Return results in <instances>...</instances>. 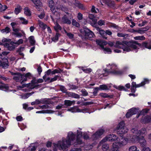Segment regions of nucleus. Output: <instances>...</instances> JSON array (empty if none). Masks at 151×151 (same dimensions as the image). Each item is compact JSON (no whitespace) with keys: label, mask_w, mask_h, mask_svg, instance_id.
<instances>
[{"label":"nucleus","mask_w":151,"mask_h":151,"mask_svg":"<svg viewBox=\"0 0 151 151\" xmlns=\"http://www.w3.org/2000/svg\"><path fill=\"white\" fill-rule=\"evenodd\" d=\"M79 128L75 133L70 131L68 132L66 138L63 137L56 142L53 143L54 151L58 150L67 151L71 145L83 146V142L82 140V132Z\"/></svg>","instance_id":"obj_1"},{"label":"nucleus","mask_w":151,"mask_h":151,"mask_svg":"<svg viewBox=\"0 0 151 151\" xmlns=\"http://www.w3.org/2000/svg\"><path fill=\"white\" fill-rule=\"evenodd\" d=\"M108 44L111 47L114 46L116 48L122 49L124 53H126L133 50H135V52H137L136 50L138 48L137 45H140V44L135 41L127 42L125 41H117L115 44L113 42H109Z\"/></svg>","instance_id":"obj_2"},{"label":"nucleus","mask_w":151,"mask_h":151,"mask_svg":"<svg viewBox=\"0 0 151 151\" xmlns=\"http://www.w3.org/2000/svg\"><path fill=\"white\" fill-rule=\"evenodd\" d=\"M104 73L101 74L103 76H106L109 73H112L115 75H120L122 74V72L119 70L116 65L114 64H109L107 65L106 69L104 70Z\"/></svg>","instance_id":"obj_3"},{"label":"nucleus","mask_w":151,"mask_h":151,"mask_svg":"<svg viewBox=\"0 0 151 151\" xmlns=\"http://www.w3.org/2000/svg\"><path fill=\"white\" fill-rule=\"evenodd\" d=\"M138 127L136 126L131 129V132L134 134L132 135L128 136L124 139L128 140L129 142L128 143H136L138 141L139 139V137L140 135V130H138Z\"/></svg>","instance_id":"obj_4"},{"label":"nucleus","mask_w":151,"mask_h":151,"mask_svg":"<svg viewBox=\"0 0 151 151\" xmlns=\"http://www.w3.org/2000/svg\"><path fill=\"white\" fill-rule=\"evenodd\" d=\"M49 6L50 8L51 11L53 13V17L54 18L58 19L60 17V15L58 14H58H59V11H60L61 8H64L63 6L59 5L57 3L55 4L53 0H51L49 2Z\"/></svg>","instance_id":"obj_5"},{"label":"nucleus","mask_w":151,"mask_h":151,"mask_svg":"<svg viewBox=\"0 0 151 151\" xmlns=\"http://www.w3.org/2000/svg\"><path fill=\"white\" fill-rule=\"evenodd\" d=\"M119 142H114L113 144L112 148L110 151H119V149L126 145L129 142L127 139H122Z\"/></svg>","instance_id":"obj_6"},{"label":"nucleus","mask_w":151,"mask_h":151,"mask_svg":"<svg viewBox=\"0 0 151 151\" xmlns=\"http://www.w3.org/2000/svg\"><path fill=\"white\" fill-rule=\"evenodd\" d=\"M64 11V7L63 8H61V10L60 11H59L58 12L59 14L60 15V17L58 19H55L53 17V16H51V18L52 19L53 21L55 22V20H56V21L57 22H60L61 23H67L68 24H70L71 23V22L70 20H69L67 17V16L66 15H64L62 18V19H60V13L62 11ZM58 14L57 16H58Z\"/></svg>","instance_id":"obj_7"},{"label":"nucleus","mask_w":151,"mask_h":151,"mask_svg":"<svg viewBox=\"0 0 151 151\" xmlns=\"http://www.w3.org/2000/svg\"><path fill=\"white\" fill-rule=\"evenodd\" d=\"M43 81V79H39L38 80L34 79L32 81L31 83L26 85V86L30 89L37 88L39 86L38 83H42Z\"/></svg>","instance_id":"obj_8"},{"label":"nucleus","mask_w":151,"mask_h":151,"mask_svg":"<svg viewBox=\"0 0 151 151\" xmlns=\"http://www.w3.org/2000/svg\"><path fill=\"white\" fill-rule=\"evenodd\" d=\"M67 111H70L72 113L82 112L83 113H86L89 112L88 109L84 108L81 109L77 106H75L68 109L67 110Z\"/></svg>","instance_id":"obj_9"},{"label":"nucleus","mask_w":151,"mask_h":151,"mask_svg":"<svg viewBox=\"0 0 151 151\" xmlns=\"http://www.w3.org/2000/svg\"><path fill=\"white\" fill-rule=\"evenodd\" d=\"M104 132V130L103 129H98L92 135L91 139L93 140H95L101 138Z\"/></svg>","instance_id":"obj_10"},{"label":"nucleus","mask_w":151,"mask_h":151,"mask_svg":"<svg viewBox=\"0 0 151 151\" xmlns=\"http://www.w3.org/2000/svg\"><path fill=\"white\" fill-rule=\"evenodd\" d=\"M11 41V40L10 39L4 38L2 40V43L0 42V45L3 44L5 47L8 48L9 50H12L14 49V47L13 46H10L12 45V43L9 44Z\"/></svg>","instance_id":"obj_11"},{"label":"nucleus","mask_w":151,"mask_h":151,"mask_svg":"<svg viewBox=\"0 0 151 151\" xmlns=\"http://www.w3.org/2000/svg\"><path fill=\"white\" fill-rule=\"evenodd\" d=\"M12 35L18 37H21L24 35L25 33L23 30H20L19 29H14L13 30Z\"/></svg>","instance_id":"obj_12"},{"label":"nucleus","mask_w":151,"mask_h":151,"mask_svg":"<svg viewBox=\"0 0 151 151\" xmlns=\"http://www.w3.org/2000/svg\"><path fill=\"white\" fill-rule=\"evenodd\" d=\"M139 109L138 108H132L129 109L126 114V117L129 118L133 114H135L138 112Z\"/></svg>","instance_id":"obj_13"},{"label":"nucleus","mask_w":151,"mask_h":151,"mask_svg":"<svg viewBox=\"0 0 151 151\" xmlns=\"http://www.w3.org/2000/svg\"><path fill=\"white\" fill-rule=\"evenodd\" d=\"M32 0L35 4V7L38 10L42 11V9H41L42 4V2L40 1V0Z\"/></svg>","instance_id":"obj_14"},{"label":"nucleus","mask_w":151,"mask_h":151,"mask_svg":"<svg viewBox=\"0 0 151 151\" xmlns=\"http://www.w3.org/2000/svg\"><path fill=\"white\" fill-rule=\"evenodd\" d=\"M83 30L85 32V35L87 38L89 39L93 37L94 36L93 33L87 28H84Z\"/></svg>","instance_id":"obj_15"},{"label":"nucleus","mask_w":151,"mask_h":151,"mask_svg":"<svg viewBox=\"0 0 151 151\" xmlns=\"http://www.w3.org/2000/svg\"><path fill=\"white\" fill-rule=\"evenodd\" d=\"M14 75L13 77L14 79L16 82H20L23 80V75H21L19 73H14L12 74Z\"/></svg>","instance_id":"obj_16"},{"label":"nucleus","mask_w":151,"mask_h":151,"mask_svg":"<svg viewBox=\"0 0 151 151\" xmlns=\"http://www.w3.org/2000/svg\"><path fill=\"white\" fill-rule=\"evenodd\" d=\"M64 108V105L61 104H60L56 106V109L57 110H56L55 111L58 112V115L62 116L61 114L64 112L63 110Z\"/></svg>","instance_id":"obj_17"},{"label":"nucleus","mask_w":151,"mask_h":151,"mask_svg":"<svg viewBox=\"0 0 151 151\" xmlns=\"http://www.w3.org/2000/svg\"><path fill=\"white\" fill-rule=\"evenodd\" d=\"M151 122V115L150 116H143L141 120V122L142 123L146 124Z\"/></svg>","instance_id":"obj_18"},{"label":"nucleus","mask_w":151,"mask_h":151,"mask_svg":"<svg viewBox=\"0 0 151 151\" xmlns=\"http://www.w3.org/2000/svg\"><path fill=\"white\" fill-rule=\"evenodd\" d=\"M88 17L92 21V22H91V24L93 27H96V25L97 20L95 19L94 16L93 14H89Z\"/></svg>","instance_id":"obj_19"},{"label":"nucleus","mask_w":151,"mask_h":151,"mask_svg":"<svg viewBox=\"0 0 151 151\" xmlns=\"http://www.w3.org/2000/svg\"><path fill=\"white\" fill-rule=\"evenodd\" d=\"M9 66L8 61L7 59H5L0 61V67L5 69L7 68Z\"/></svg>","instance_id":"obj_20"},{"label":"nucleus","mask_w":151,"mask_h":151,"mask_svg":"<svg viewBox=\"0 0 151 151\" xmlns=\"http://www.w3.org/2000/svg\"><path fill=\"white\" fill-rule=\"evenodd\" d=\"M110 135L111 137V138L112 139V142H119L120 141V140H121L122 139H124V138H123L122 136L118 137L117 136L113 134H110Z\"/></svg>","instance_id":"obj_21"},{"label":"nucleus","mask_w":151,"mask_h":151,"mask_svg":"<svg viewBox=\"0 0 151 151\" xmlns=\"http://www.w3.org/2000/svg\"><path fill=\"white\" fill-rule=\"evenodd\" d=\"M106 142H103L102 143H101V142L99 144L98 148L100 146H102V149L103 151H106L109 148V145L108 144L105 143Z\"/></svg>","instance_id":"obj_22"},{"label":"nucleus","mask_w":151,"mask_h":151,"mask_svg":"<svg viewBox=\"0 0 151 151\" xmlns=\"http://www.w3.org/2000/svg\"><path fill=\"white\" fill-rule=\"evenodd\" d=\"M112 85L111 84H103L99 86V88L100 90H107L109 89L112 86Z\"/></svg>","instance_id":"obj_23"},{"label":"nucleus","mask_w":151,"mask_h":151,"mask_svg":"<svg viewBox=\"0 0 151 151\" xmlns=\"http://www.w3.org/2000/svg\"><path fill=\"white\" fill-rule=\"evenodd\" d=\"M128 131V129L127 127H124L123 128L121 129L116 131L117 133L119 134H124L126 133Z\"/></svg>","instance_id":"obj_24"},{"label":"nucleus","mask_w":151,"mask_h":151,"mask_svg":"<svg viewBox=\"0 0 151 151\" xmlns=\"http://www.w3.org/2000/svg\"><path fill=\"white\" fill-rule=\"evenodd\" d=\"M137 142H139L140 145L142 147L145 146L147 144L146 141L143 136H141V137H139V140Z\"/></svg>","instance_id":"obj_25"},{"label":"nucleus","mask_w":151,"mask_h":151,"mask_svg":"<svg viewBox=\"0 0 151 151\" xmlns=\"http://www.w3.org/2000/svg\"><path fill=\"white\" fill-rule=\"evenodd\" d=\"M96 42L101 47V49L104 47V46L107 44L106 42L101 40H96Z\"/></svg>","instance_id":"obj_26"},{"label":"nucleus","mask_w":151,"mask_h":151,"mask_svg":"<svg viewBox=\"0 0 151 151\" xmlns=\"http://www.w3.org/2000/svg\"><path fill=\"white\" fill-rule=\"evenodd\" d=\"M23 81H26L27 80L31 79L32 77V75L30 73H28L25 75H23Z\"/></svg>","instance_id":"obj_27"},{"label":"nucleus","mask_w":151,"mask_h":151,"mask_svg":"<svg viewBox=\"0 0 151 151\" xmlns=\"http://www.w3.org/2000/svg\"><path fill=\"white\" fill-rule=\"evenodd\" d=\"M81 147H83L84 150H88L91 149L93 147V145L90 144L84 145L83 142V144L82 147H81V145H79Z\"/></svg>","instance_id":"obj_28"},{"label":"nucleus","mask_w":151,"mask_h":151,"mask_svg":"<svg viewBox=\"0 0 151 151\" xmlns=\"http://www.w3.org/2000/svg\"><path fill=\"white\" fill-rule=\"evenodd\" d=\"M111 137L110 135V134L108 135L101 141V143H102L103 142H106L107 141L112 142V139L111 138Z\"/></svg>","instance_id":"obj_29"},{"label":"nucleus","mask_w":151,"mask_h":151,"mask_svg":"<svg viewBox=\"0 0 151 151\" xmlns=\"http://www.w3.org/2000/svg\"><path fill=\"white\" fill-rule=\"evenodd\" d=\"M59 76H56L54 78H50L49 77L47 78L45 80V81H48L50 82H52L57 80L58 78H59Z\"/></svg>","instance_id":"obj_30"},{"label":"nucleus","mask_w":151,"mask_h":151,"mask_svg":"<svg viewBox=\"0 0 151 151\" xmlns=\"http://www.w3.org/2000/svg\"><path fill=\"white\" fill-rule=\"evenodd\" d=\"M125 124L124 122L122 121L120 122L117 125L116 128L115 130L116 131L121 129L123 128L124 127H124Z\"/></svg>","instance_id":"obj_31"},{"label":"nucleus","mask_w":151,"mask_h":151,"mask_svg":"<svg viewBox=\"0 0 151 151\" xmlns=\"http://www.w3.org/2000/svg\"><path fill=\"white\" fill-rule=\"evenodd\" d=\"M75 102V101H71L69 100H65L64 101V104L67 106H70L72 104H74Z\"/></svg>","instance_id":"obj_32"},{"label":"nucleus","mask_w":151,"mask_h":151,"mask_svg":"<svg viewBox=\"0 0 151 151\" xmlns=\"http://www.w3.org/2000/svg\"><path fill=\"white\" fill-rule=\"evenodd\" d=\"M142 46L146 48L151 49V41L149 42H143L142 43Z\"/></svg>","instance_id":"obj_33"},{"label":"nucleus","mask_w":151,"mask_h":151,"mask_svg":"<svg viewBox=\"0 0 151 151\" xmlns=\"http://www.w3.org/2000/svg\"><path fill=\"white\" fill-rule=\"evenodd\" d=\"M68 96L69 97L74 98L76 99H78L80 97L79 96L75 93L69 92L68 93Z\"/></svg>","instance_id":"obj_34"},{"label":"nucleus","mask_w":151,"mask_h":151,"mask_svg":"<svg viewBox=\"0 0 151 151\" xmlns=\"http://www.w3.org/2000/svg\"><path fill=\"white\" fill-rule=\"evenodd\" d=\"M10 31V28L8 27H6L4 29L0 30L1 32L4 34H6L9 33Z\"/></svg>","instance_id":"obj_35"},{"label":"nucleus","mask_w":151,"mask_h":151,"mask_svg":"<svg viewBox=\"0 0 151 151\" xmlns=\"http://www.w3.org/2000/svg\"><path fill=\"white\" fill-rule=\"evenodd\" d=\"M60 34L57 32L55 35H54L51 38L52 40L54 42H56L58 40L59 37L60 36Z\"/></svg>","instance_id":"obj_36"},{"label":"nucleus","mask_w":151,"mask_h":151,"mask_svg":"<svg viewBox=\"0 0 151 151\" xmlns=\"http://www.w3.org/2000/svg\"><path fill=\"white\" fill-rule=\"evenodd\" d=\"M101 50H103L104 53L105 54H110L112 52L110 48L107 47H104Z\"/></svg>","instance_id":"obj_37"},{"label":"nucleus","mask_w":151,"mask_h":151,"mask_svg":"<svg viewBox=\"0 0 151 151\" xmlns=\"http://www.w3.org/2000/svg\"><path fill=\"white\" fill-rule=\"evenodd\" d=\"M33 93H30L23 94L21 96V98L23 99H27Z\"/></svg>","instance_id":"obj_38"},{"label":"nucleus","mask_w":151,"mask_h":151,"mask_svg":"<svg viewBox=\"0 0 151 151\" xmlns=\"http://www.w3.org/2000/svg\"><path fill=\"white\" fill-rule=\"evenodd\" d=\"M136 82H132V86L131 87V91L132 92L134 93L135 92L136 88Z\"/></svg>","instance_id":"obj_39"},{"label":"nucleus","mask_w":151,"mask_h":151,"mask_svg":"<svg viewBox=\"0 0 151 151\" xmlns=\"http://www.w3.org/2000/svg\"><path fill=\"white\" fill-rule=\"evenodd\" d=\"M29 42L32 45H33L35 44V40L33 36H30L29 38Z\"/></svg>","instance_id":"obj_40"},{"label":"nucleus","mask_w":151,"mask_h":151,"mask_svg":"<svg viewBox=\"0 0 151 151\" xmlns=\"http://www.w3.org/2000/svg\"><path fill=\"white\" fill-rule=\"evenodd\" d=\"M65 32L69 38L73 40L74 39V34L70 32H68L66 30H65Z\"/></svg>","instance_id":"obj_41"},{"label":"nucleus","mask_w":151,"mask_h":151,"mask_svg":"<svg viewBox=\"0 0 151 151\" xmlns=\"http://www.w3.org/2000/svg\"><path fill=\"white\" fill-rule=\"evenodd\" d=\"M37 148V147L36 145L32 144L29 147L28 149L30 150V151H35Z\"/></svg>","instance_id":"obj_42"},{"label":"nucleus","mask_w":151,"mask_h":151,"mask_svg":"<svg viewBox=\"0 0 151 151\" xmlns=\"http://www.w3.org/2000/svg\"><path fill=\"white\" fill-rule=\"evenodd\" d=\"M19 19L20 21V22L23 24H26L28 23L27 20L23 17H20Z\"/></svg>","instance_id":"obj_43"},{"label":"nucleus","mask_w":151,"mask_h":151,"mask_svg":"<svg viewBox=\"0 0 151 151\" xmlns=\"http://www.w3.org/2000/svg\"><path fill=\"white\" fill-rule=\"evenodd\" d=\"M51 73L52 74V70L51 69H49L46 71L45 74L43 77L44 80L45 81V80L47 78L46 75L49 76Z\"/></svg>","instance_id":"obj_44"},{"label":"nucleus","mask_w":151,"mask_h":151,"mask_svg":"<svg viewBox=\"0 0 151 151\" xmlns=\"http://www.w3.org/2000/svg\"><path fill=\"white\" fill-rule=\"evenodd\" d=\"M38 24L40 27L44 29H46L47 27V26L46 24L40 21H38Z\"/></svg>","instance_id":"obj_45"},{"label":"nucleus","mask_w":151,"mask_h":151,"mask_svg":"<svg viewBox=\"0 0 151 151\" xmlns=\"http://www.w3.org/2000/svg\"><path fill=\"white\" fill-rule=\"evenodd\" d=\"M55 23V26H54V29L57 32L58 30H60L61 29V27L60 25L57 23V22Z\"/></svg>","instance_id":"obj_46"},{"label":"nucleus","mask_w":151,"mask_h":151,"mask_svg":"<svg viewBox=\"0 0 151 151\" xmlns=\"http://www.w3.org/2000/svg\"><path fill=\"white\" fill-rule=\"evenodd\" d=\"M97 30L99 32V34L103 37H104L105 35L106 32L104 30L101 29L100 28H97Z\"/></svg>","instance_id":"obj_47"},{"label":"nucleus","mask_w":151,"mask_h":151,"mask_svg":"<svg viewBox=\"0 0 151 151\" xmlns=\"http://www.w3.org/2000/svg\"><path fill=\"white\" fill-rule=\"evenodd\" d=\"M134 39L135 40H144L145 39V37L144 36H140L134 37Z\"/></svg>","instance_id":"obj_48"},{"label":"nucleus","mask_w":151,"mask_h":151,"mask_svg":"<svg viewBox=\"0 0 151 151\" xmlns=\"http://www.w3.org/2000/svg\"><path fill=\"white\" fill-rule=\"evenodd\" d=\"M114 87L115 88L120 90H123L125 91H127V89L125 88V87L122 86H117L114 85Z\"/></svg>","instance_id":"obj_49"},{"label":"nucleus","mask_w":151,"mask_h":151,"mask_svg":"<svg viewBox=\"0 0 151 151\" xmlns=\"http://www.w3.org/2000/svg\"><path fill=\"white\" fill-rule=\"evenodd\" d=\"M24 14L27 16H30L31 12L29 9L28 7H25L24 9Z\"/></svg>","instance_id":"obj_50"},{"label":"nucleus","mask_w":151,"mask_h":151,"mask_svg":"<svg viewBox=\"0 0 151 151\" xmlns=\"http://www.w3.org/2000/svg\"><path fill=\"white\" fill-rule=\"evenodd\" d=\"M82 136L83 138L85 139H88L89 138V137L88 136V134L86 132H82Z\"/></svg>","instance_id":"obj_51"},{"label":"nucleus","mask_w":151,"mask_h":151,"mask_svg":"<svg viewBox=\"0 0 151 151\" xmlns=\"http://www.w3.org/2000/svg\"><path fill=\"white\" fill-rule=\"evenodd\" d=\"M149 111V109H145L143 110L142 111H141L139 114L137 116V118L139 117V116L140 115H144L145 113H147Z\"/></svg>","instance_id":"obj_52"},{"label":"nucleus","mask_w":151,"mask_h":151,"mask_svg":"<svg viewBox=\"0 0 151 151\" xmlns=\"http://www.w3.org/2000/svg\"><path fill=\"white\" fill-rule=\"evenodd\" d=\"M23 40L22 39H20L18 41L14 42V43H12V44H15L16 45H19L21 44H22L23 43Z\"/></svg>","instance_id":"obj_53"},{"label":"nucleus","mask_w":151,"mask_h":151,"mask_svg":"<svg viewBox=\"0 0 151 151\" xmlns=\"http://www.w3.org/2000/svg\"><path fill=\"white\" fill-rule=\"evenodd\" d=\"M22 8L20 6H18L17 7V8L15 9L14 12L16 14H17L18 13L20 12Z\"/></svg>","instance_id":"obj_54"},{"label":"nucleus","mask_w":151,"mask_h":151,"mask_svg":"<svg viewBox=\"0 0 151 151\" xmlns=\"http://www.w3.org/2000/svg\"><path fill=\"white\" fill-rule=\"evenodd\" d=\"M138 150L137 147L134 145L130 147L129 149V151H137Z\"/></svg>","instance_id":"obj_55"},{"label":"nucleus","mask_w":151,"mask_h":151,"mask_svg":"<svg viewBox=\"0 0 151 151\" xmlns=\"http://www.w3.org/2000/svg\"><path fill=\"white\" fill-rule=\"evenodd\" d=\"M81 68L83 71L85 73H89L91 72L92 71L91 69L90 68L85 69L83 67H81Z\"/></svg>","instance_id":"obj_56"},{"label":"nucleus","mask_w":151,"mask_h":151,"mask_svg":"<svg viewBox=\"0 0 151 151\" xmlns=\"http://www.w3.org/2000/svg\"><path fill=\"white\" fill-rule=\"evenodd\" d=\"M62 71V70L60 69H55L52 71V74H55V73H60Z\"/></svg>","instance_id":"obj_57"},{"label":"nucleus","mask_w":151,"mask_h":151,"mask_svg":"<svg viewBox=\"0 0 151 151\" xmlns=\"http://www.w3.org/2000/svg\"><path fill=\"white\" fill-rule=\"evenodd\" d=\"M99 95L101 96L104 98L111 97L110 96L108 95L107 94L105 93H100Z\"/></svg>","instance_id":"obj_58"},{"label":"nucleus","mask_w":151,"mask_h":151,"mask_svg":"<svg viewBox=\"0 0 151 151\" xmlns=\"http://www.w3.org/2000/svg\"><path fill=\"white\" fill-rule=\"evenodd\" d=\"M117 36L119 37H122L124 38H126L128 37V35L127 34H125L120 33H117Z\"/></svg>","instance_id":"obj_59"},{"label":"nucleus","mask_w":151,"mask_h":151,"mask_svg":"<svg viewBox=\"0 0 151 151\" xmlns=\"http://www.w3.org/2000/svg\"><path fill=\"white\" fill-rule=\"evenodd\" d=\"M7 8V6L6 5L2 6L0 3V11H4L5 9Z\"/></svg>","instance_id":"obj_60"},{"label":"nucleus","mask_w":151,"mask_h":151,"mask_svg":"<svg viewBox=\"0 0 151 151\" xmlns=\"http://www.w3.org/2000/svg\"><path fill=\"white\" fill-rule=\"evenodd\" d=\"M140 130V135L144 134L146 133V129L145 128H142L141 130Z\"/></svg>","instance_id":"obj_61"},{"label":"nucleus","mask_w":151,"mask_h":151,"mask_svg":"<svg viewBox=\"0 0 151 151\" xmlns=\"http://www.w3.org/2000/svg\"><path fill=\"white\" fill-rule=\"evenodd\" d=\"M142 85L144 86L145 84H148L149 83V80L147 78H144L143 81L142 82Z\"/></svg>","instance_id":"obj_62"},{"label":"nucleus","mask_w":151,"mask_h":151,"mask_svg":"<svg viewBox=\"0 0 151 151\" xmlns=\"http://www.w3.org/2000/svg\"><path fill=\"white\" fill-rule=\"evenodd\" d=\"M72 24L73 25L78 27L79 26V24L75 20L73 19L72 21Z\"/></svg>","instance_id":"obj_63"},{"label":"nucleus","mask_w":151,"mask_h":151,"mask_svg":"<svg viewBox=\"0 0 151 151\" xmlns=\"http://www.w3.org/2000/svg\"><path fill=\"white\" fill-rule=\"evenodd\" d=\"M105 23V22L104 20H100L98 22V24L100 26L104 25Z\"/></svg>","instance_id":"obj_64"}]
</instances>
